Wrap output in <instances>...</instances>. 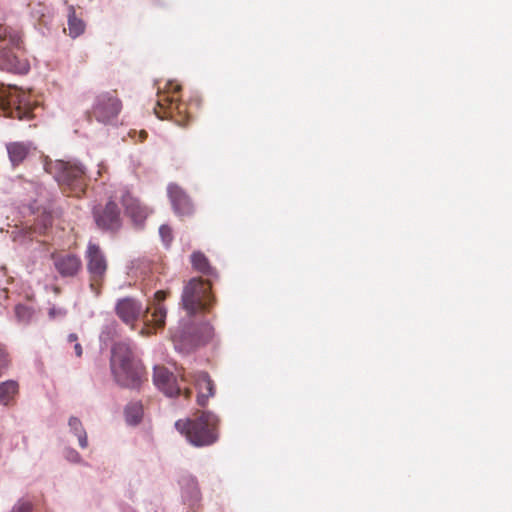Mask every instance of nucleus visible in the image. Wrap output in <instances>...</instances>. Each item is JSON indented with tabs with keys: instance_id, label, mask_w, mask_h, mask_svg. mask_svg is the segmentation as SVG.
I'll return each mask as SVG.
<instances>
[{
	"instance_id": "nucleus-7",
	"label": "nucleus",
	"mask_w": 512,
	"mask_h": 512,
	"mask_svg": "<svg viewBox=\"0 0 512 512\" xmlns=\"http://www.w3.org/2000/svg\"><path fill=\"white\" fill-rule=\"evenodd\" d=\"M84 259L88 273L89 288L95 296H99L108 272V259L99 244L92 241H89L87 244Z\"/></svg>"
},
{
	"instance_id": "nucleus-15",
	"label": "nucleus",
	"mask_w": 512,
	"mask_h": 512,
	"mask_svg": "<svg viewBox=\"0 0 512 512\" xmlns=\"http://www.w3.org/2000/svg\"><path fill=\"white\" fill-rule=\"evenodd\" d=\"M52 259L56 271L64 278L75 277L82 270L81 258L76 254H53Z\"/></svg>"
},
{
	"instance_id": "nucleus-6",
	"label": "nucleus",
	"mask_w": 512,
	"mask_h": 512,
	"mask_svg": "<svg viewBox=\"0 0 512 512\" xmlns=\"http://www.w3.org/2000/svg\"><path fill=\"white\" fill-rule=\"evenodd\" d=\"M215 302L211 280L193 277L184 284L181 305L189 315L209 312Z\"/></svg>"
},
{
	"instance_id": "nucleus-20",
	"label": "nucleus",
	"mask_w": 512,
	"mask_h": 512,
	"mask_svg": "<svg viewBox=\"0 0 512 512\" xmlns=\"http://www.w3.org/2000/svg\"><path fill=\"white\" fill-rule=\"evenodd\" d=\"M191 264L194 270L209 277H216V270L210 265L207 257L200 251L191 255Z\"/></svg>"
},
{
	"instance_id": "nucleus-32",
	"label": "nucleus",
	"mask_w": 512,
	"mask_h": 512,
	"mask_svg": "<svg viewBox=\"0 0 512 512\" xmlns=\"http://www.w3.org/2000/svg\"><path fill=\"white\" fill-rule=\"evenodd\" d=\"M191 393H192V391L189 388L183 389V394L186 399H189L191 397Z\"/></svg>"
},
{
	"instance_id": "nucleus-29",
	"label": "nucleus",
	"mask_w": 512,
	"mask_h": 512,
	"mask_svg": "<svg viewBox=\"0 0 512 512\" xmlns=\"http://www.w3.org/2000/svg\"><path fill=\"white\" fill-rule=\"evenodd\" d=\"M74 350H75V354H76L77 357H81L82 356L83 351H82V347H81V345L79 343H75Z\"/></svg>"
},
{
	"instance_id": "nucleus-17",
	"label": "nucleus",
	"mask_w": 512,
	"mask_h": 512,
	"mask_svg": "<svg viewBox=\"0 0 512 512\" xmlns=\"http://www.w3.org/2000/svg\"><path fill=\"white\" fill-rule=\"evenodd\" d=\"M190 377L198 391L197 403L200 406H205L210 397L214 396V383L206 372H197L194 375H187L185 372L181 374L182 381H188Z\"/></svg>"
},
{
	"instance_id": "nucleus-28",
	"label": "nucleus",
	"mask_w": 512,
	"mask_h": 512,
	"mask_svg": "<svg viewBox=\"0 0 512 512\" xmlns=\"http://www.w3.org/2000/svg\"><path fill=\"white\" fill-rule=\"evenodd\" d=\"M66 310L63 308L51 307L48 311V315L51 319H55L57 317H64L66 315Z\"/></svg>"
},
{
	"instance_id": "nucleus-1",
	"label": "nucleus",
	"mask_w": 512,
	"mask_h": 512,
	"mask_svg": "<svg viewBox=\"0 0 512 512\" xmlns=\"http://www.w3.org/2000/svg\"><path fill=\"white\" fill-rule=\"evenodd\" d=\"M110 367L115 381L123 387L138 388L146 379L144 366L135 358L132 348L125 342L113 345Z\"/></svg>"
},
{
	"instance_id": "nucleus-36",
	"label": "nucleus",
	"mask_w": 512,
	"mask_h": 512,
	"mask_svg": "<svg viewBox=\"0 0 512 512\" xmlns=\"http://www.w3.org/2000/svg\"><path fill=\"white\" fill-rule=\"evenodd\" d=\"M204 341H206V339H204V340H198V341L196 342V345L201 344V343H202V342H204Z\"/></svg>"
},
{
	"instance_id": "nucleus-4",
	"label": "nucleus",
	"mask_w": 512,
	"mask_h": 512,
	"mask_svg": "<svg viewBox=\"0 0 512 512\" xmlns=\"http://www.w3.org/2000/svg\"><path fill=\"white\" fill-rule=\"evenodd\" d=\"M44 169L51 174L61 189L68 195L80 197L86 190L87 177L85 168L72 161H44Z\"/></svg>"
},
{
	"instance_id": "nucleus-16",
	"label": "nucleus",
	"mask_w": 512,
	"mask_h": 512,
	"mask_svg": "<svg viewBox=\"0 0 512 512\" xmlns=\"http://www.w3.org/2000/svg\"><path fill=\"white\" fill-rule=\"evenodd\" d=\"M116 315L127 325L134 328L135 322L140 316L143 317L145 310L142 304L133 298L120 299L115 307Z\"/></svg>"
},
{
	"instance_id": "nucleus-12",
	"label": "nucleus",
	"mask_w": 512,
	"mask_h": 512,
	"mask_svg": "<svg viewBox=\"0 0 512 512\" xmlns=\"http://www.w3.org/2000/svg\"><path fill=\"white\" fill-rule=\"evenodd\" d=\"M167 193L176 215L179 217H190L194 214V204L182 187L171 183L168 185Z\"/></svg>"
},
{
	"instance_id": "nucleus-14",
	"label": "nucleus",
	"mask_w": 512,
	"mask_h": 512,
	"mask_svg": "<svg viewBox=\"0 0 512 512\" xmlns=\"http://www.w3.org/2000/svg\"><path fill=\"white\" fill-rule=\"evenodd\" d=\"M120 198L126 214L135 224H142L151 213L147 206L143 205L139 199L126 189L120 190Z\"/></svg>"
},
{
	"instance_id": "nucleus-8",
	"label": "nucleus",
	"mask_w": 512,
	"mask_h": 512,
	"mask_svg": "<svg viewBox=\"0 0 512 512\" xmlns=\"http://www.w3.org/2000/svg\"><path fill=\"white\" fill-rule=\"evenodd\" d=\"M0 109L11 118L30 119L33 117L34 104L29 94L16 87L0 84Z\"/></svg>"
},
{
	"instance_id": "nucleus-9",
	"label": "nucleus",
	"mask_w": 512,
	"mask_h": 512,
	"mask_svg": "<svg viewBox=\"0 0 512 512\" xmlns=\"http://www.w3.org/2000/svg\"><path fill=\"white\" fill-rule=\"evenodd\" d=\"M122 108L123 104L116 90L104 91L96 95L90 114L98 122L110 124L118 118Z\"/></svg>"
},
{
	"instance_id": "nucleus-25",
	"label": "nucleus",
	"mask_w": 512,
	"mask_h": 512,
	"mask_svg": "<svg viewBox=\"0 0 512 512\" xmlns=\"http://www.w3.org/2000/svg\"><path fill=\"white\" fill-rule=\"evenodd\" d=\"M11 512H32V504L29 501L20 500L15 504Z\"/></svg>"
},
{
	"instance_id": "nucleus-10",
	"label": "nucleus",
	"mask_w": 512,
	"mask_h": 512,
	"mask_svg": "<svg viewBox=\"0 0 512 512\" xmlns=\"http://www.w3.org/2000/svg\"><path fill=\"white\" fill-rule=\"evenodd\" d=\"M93 217L96 225L105 231L116 232L122 225L120 210L114 200L95 206Z\"/></svg>"
},
{
	"instance_id": "nucleus-21",
	"label": "nucleus",
	"mask_w": 512,
	"mask_h": 512,
	"mask_svg": "<svg viewBox=\"0 0 512 512\" xmlns=\"http://www.w3.org/2000/svg\"><path fill=\"white\" fill-rule=\"evenodd\" d=\"M85 31V23L82 19L76 16V11L73 5L68 6V32L69 36L76 38L83 34Z\"/></svg>"
},
{
	"instance_id": "nucleus-30",
	"label": "nucleus",
	"mask_w": 512,
	"mask_h": 512,
	"mask_svg": "<svg viewBox=\"0 0 512 512\" xmlns=\"http://www.w3.org/2000/svg\"><path fill=\"white\" fill-rule=\"evenodd\" d=\"M77 340H78V336L75 334V333H71L69 336H68V341L69 342H76L77 343Z\"/></svg>"
},
{
	"instance_id": "nucleus-5",
	"label": "nucleus",
	"mask_w": 512,
	"mask_h": 512,
	"mask_svg": "<svg viewBox=\"0 0 512 512\" xmlns=\"http://www.w3.org/2000/svg\"><path fill=\"white\" fill-rule=\"evenodd\" d=\"M181 85L168 82L163 91L157 94L154 112L160 119H171L180 126H185L193 117L191 105L180 100Z\"/></svg>"
},
{
	"instance_id": "nucleus-19",
	"label": "nucleus",
	"mask_w": 512,
	"mask_h": 512,
	"mask_svg": "<svg viewBox=\"0 0 512 512\" xmlns=\"http://www.w3.org/2000/svg\"><path fill=\"white\" fill-rule=\"evenodd\" d=\"M19 394V384L15 380H6L0 383V405L12 406Z\"/></svg>"
},
{
	"instance_id": "nucleus-2",
	"label": "nucleus",
	"mask_w": 512,
	"mask_h": 512,
	"mask_svg": "<svg viewBox=\"0 0 512 512\" xmlns=\"http://www.w3.org/2000/svg\"><path fill=\"white\" fill-rule=\"evenodd\" d=\"M219 418L212 412L196 413L191 419L178 420L176 429L194 446L203 447L214 444L218 438Z\"/></svg>"
},
{
	"instance_id": "nucleus-13",
	"label": "nucleus",
	"mask_w": 512,
	"mask_h": 512,
	"mask_svg": "<svg viewBox=\"0 0 512 512\" xmlns=\"http://www.w3.org/2000/svg\"><path fill=\"white\" fill-rule=\"evenodd\" d=\"M153 383L160 391L169 397L178 396L182 392L174 373L163 365H156L154 367Z\"/></svg>"
},
{
	"instance_id": "nucleus-26",
	"label": "nucleus",
	"mask_w": 512,
	"mask_h": 512,
	"mask_svg": "<svg viewBox=\"0 0 512 512\" xmlns=\"http://www.w3.org/2000/svg\"><path fill=\"white\" fill-rule=\"evenodd\" d=\"M159 234L162 238V240L166 243V244H169L171 241H172V229L170 226L168 225H162L160 226L159 228Z\"/></svg>"
},
{
	"instance_id": "nucleus-22",
	"label": "nucleus",
	"mask_w": 512,
	"mask_h": 512,
	"mask_svg": "<svg viewBox=\"0 0 512 512\" xmlns=\"http://www.w3.org/2000/svg\"><path fill=\"white\" fill-rule=\"evenodd\" d=\"M143 405L141 402H130L125 408V418L128 424L137 425L143 417Z\"/></svg>"
},
{
	"instance_id": "nucleus-18",
	"label": "nucleus",
	"mask_w": 512,
	"mask_h": 512,
	"mask_svg": "<svg viewBox=\"0 0 512 512\" xmlns=\"http://www.w3.org/2000/svg\"><path fill=\"white\" fill-rule=\"evenodd\" d=\"M13 166L21 164L36 148L30 142H10L6 145Z\"/></svg>"
},
{
	"instance_id": "nucleus-31",
	"label": "nucleus",
	"mask_w": 512,
	"mask_h": 512,
	"mask_svg": "<svg viewBox=\"0 0 512 512\" xmlns=\"http://www.w3.org/2000/svg\"><path fill=\"white\" fill-rule=\"evenodd\" d=\"M204 329H205V332H206V338H210L211 337V333H212V328L209 325H205Z\"/></svg>"
},
{
	"instance_id": "nucleus-11",
	"label": "nucleus",
	"mask_w": 512,
	"mask_h": 512,
	"mask_svg": "<svg viewBox=\"0 0 512 512\" xmlns=\"http://www.w3.org/2000/svg\"><path fill=\"white\" fill-rule=\"evenodd\" d=\"M169 292L165 290H159L155 292L154 299L145 308L143 315V321L147 329V333H151V328L159 329L165 325L166 308L163 305V301L167 298Z\"/></svg>"
},
{
	"instance_id": "nucleus-27",
	"label": "nucleus",
	"mask_w": 512,
	"mask_h": 512,
	"mask_svg": "<svg viewBox=\"0 0 512 512\" xmlns=\"http://www.w3.org/2000/svg\"><path fill=\"white\" fill-rule=\"evenodd\" d=\"M0 365L8 366V367L10 365L9 353L7 352L6 347L1 343H0Z\"/></svg>"
},
{
	"instance_id": "nucleus-33",
	"label": "nucleus",
	"mask_w": 512,
	"mask_h": 512,
	"mask_svg": "<svg viewBox=\"0 0 512 512\" xmlns=\"http://www.w3.org/2000/svg\"><path fill=\"white\" fill-rule=\"evenodd\" d=\"M71 454L74 455V460L75 461H78L80 459V456H79V454L77 452L73 451V452H71Z\"/></svg>"
},
{
	"instance_id": "nucleus-35",
	"label": "nucleus",
	"mask_w": 512,
	"mask_h": 512,
	"mask_svg": "<svg viewBox=\"0 0 512 512\" xmlns=\"http://www.w3.org/2000/svg\"><path fill=\"white\" fill-rule=\"evenodd\" d=\"M140 136L144 139V138H146L147 133H146L145 131H142V132H141V134H140Z\"/></svg>"
},
{
	"instance_id": "nucleus-3",
	"label": "nucleus",
	"mask_w": 512,
	"mask_h": 512,
	"mask_svg": "<svg viewBox=\"0 0 512 512\" xmlns=\"http://www.w3.org/2000/svg\"><path fill=\"white\" fill-rule=\"evenodd\" d=\"M29 68L20 32L0 23V69L25 74Z\"/></svg>"
},
{
	"instance_id": "nucleus-24",
	"label": "nucleus",
	"mask_w": 512,
	"mask_h": 512,
	"mask_svg": "<svg viewBox=\"0 0 512 512\" xmlns=\"http://www.w3.org/2000/svg\"><path fill=\"white\" fill-rule=\"evenodd\" d=\"M33 313V309L26 305L18 304L15 306L16 317L22 323H28L32 319Z\"/></svg>"
},
{
	"instance_id": "nucleus-23",
	"label": "nucleus",
	"mask_w": 512,
	"mask_h": 512,
	"mask_svg": "<svg viewBox=\"0 0 512 512\" xmlns=\"http://www.w3.org/2000/svg\"><path fill=\"white\" fill-rule=\"evenodd\" d=\"M69 427L74 432V434L78 437L80 447L83 449L87 448L88 447V438H87V433L82 425V422L76 417H71L69 419Z\"/></svg>"
},
{
	"instance_id": "nucleus-34",
	"label": "nucleus",
	"mask_w": 512,
	"mask_h": 512,
	"mask_svg": "<svg viewBox=\"0 0 512 512\" xmlns=\"http://www.w3.org/2000/svg\"><path fill=\"white\" fill-rule=\"evenodd\" d=\"M8 368V366H1L0 365V377L2 376L3 374V371L6 370Z\"/></svg>"
}]
</instances>
